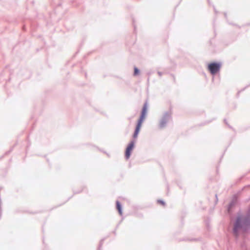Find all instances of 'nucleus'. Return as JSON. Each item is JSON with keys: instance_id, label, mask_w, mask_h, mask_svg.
Listing matches in <instances>:
<instances>
[{"instance_id": "obj_5", "label": "nucleus", "mask_w": 250, "mask_h": 250, "mask_svg": "<svg viewBox=\"0 0 250 250\" xmlns=\"http://www.w3.org/2000/svg\"><path fill=\"white\" fill-rule=\"evenodd\" d=\"M134 146V142L133 141L131 142L128 145L125 153V156L126 159H128L130 156L131 152L133 149Z\"/></svg>"}, {"instance_id": "obj_4", "label": "nucleus", "mask_w": 250, "mask_h": 250, "mask_svg": "<svg viewBox=\"0 0 250 250\" xmlns=\"http://www.w3.org/2000/svg\"><path fill=\"white\" fill-rule=\"evenodd\" d=\"M169 117L170 115L168 113H166L164 115L159 123V127L160 128L162 129L166 126V124L169 120Z\"/></svg>"}, {"instance_id": "obj_3", "label": "nucleus", "mask_w": 250, "mask_h": 250, "mask_svg": "<svg viewBox=\"0 0 250 250\" xmlns=\"http://www.w3.org/2000/svg\"><path fill=\"white\" fill-rule=\"evenodd\" d=\"M221 66L219 62H212L208 64V68L211 74L214 75L219 71Z\"/></svg>"}, {"instance_id": "obj_1", "label": "nucleus", "mask_w": 250, "mask_h": 250, "mask_svg": "<svg viewBox=\"0 0 250 250\" xmlns=\"http://www.w3.org/2000/svg\"><path fill=\"white\" fill-rule=\"evenodd\" d=\"M250 226V208L245 216H238L234 224L233 232L237 235L245 231Z\"/></svg>"}, {"instance_id": "obj_2", "label": "nucleus", "mask_w": 250, "mask_h": 250, "mask_svg": "<svg viewBox=\"0 0 250 250\" xmlns=\"http://www.w3.org/2000/svg\"><path fill=\"white\" fill-rule=\"evenodd\" d=\"M146 111H147V106H146V104H145L143 107L141 115L138 121L137 125H136V129H135V132H134L133 136L134 138H136L138 136V135L140 132V130L141 127L142 126V123L145 119Z\"/></svg>"}, {"instance_id": "obj_8", "label": "nucleus", "mask_w": 250, "mask_h": 250, "mask_svg": "<svg viewBox=\"0 0 250 250\" xmlns=\"http://www.w3.org/2000/svg\"><path fill=\"white\" fill-rule=\"evenodd\" d=\"M157 202H158V203L160 204V205H161L162 206L165 205V202L162 200H158Z\"/></svg>"}, {"instance_id": "obj_6", "label": "nucleus", "mask_w": 250, "mask_h": 250, "mask_svg": "<svg viewBox=\"0 0 250 250\" xmlns=\"http://www.w3.org/2000/svg\"><path fill=\"white\" fill-rule=\"evenodd\" d=\"M116 207L120 215L122 214L121 205L119 201L116 202Z\"/></svg>"}, {"instance_id": "obj_7", "label": "nucleus", "mask_w": 250, "mask_h": 250, "mask_svg": "<svg viewBox=\"0 0 250 250\" xmlns=\"http://www.w3.org/2000/svg\"><path fill=\"white\" fill-rule=\"evenodd\" d=\"M139 73V70H138V69L137 67H135L134 75L136 76V75H138Z\"/></svg>"}]
</instances>
